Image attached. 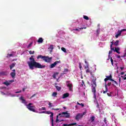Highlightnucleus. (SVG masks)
<instances>
[{"instance_id": "nucleus-1", "label": "nucleus", "mask_w": 126, "mask_h": 126, "mask_svg": "<svg viewBox=\"0 0 126 126\" xmlns=\"http://www.w3.org/2000/svg\"><path fill=\"white\" fill-rule=\"evenodd\" d=\"M30 60L31 61L28 62L27 63L30 69L32 70L34 69V67L35 68H45V67H46V65H43L41 64V63L35 61V59L33 58V56H32V57L30 58Z\"/></svg>"}, {"instance_id": "nucleus-2", "label": "nucleus", "mask_w": 126, "mask_h": 126, "mask_svg": "<svg viewBox=\"0 0 126 126\" xmlns=\"http://www.w3.org/2000/svg\"><path fill=\"white\" fill-rule=\"evenodd\" d=\"M37 60H39V59H41V60L45 62V63H51V61H52L53 58L49 57V56H44L42 55H38L37 57Z\"/></svg>"}, {"instance_id": "nucleus-3", "label": "nucleus", "mask_w": 126, "mask_h": 126, "mask_svg": "<svg viewBox=\"0 0 126 126\" xmlns=\"http://www.w3.org/2000/svg\"><path fill=\"white\" fill-rule=\"evenodd\" d=\"M92 82L94 85H93L92 92L94 93V94H96V87H97V85L96 84V78L92 80Z\"/></svg>"}, {"instance_id": "nucleus-4", "label": "nucleus", "mask_w": 126, "mask_h": 126, "mask_svg": "<svg viewBox=\"0 0 126 126\" xmlns=\"http://www.w3.org/2000/svg\"><path fill=\"white\" fill-rule=\"evenodd\" d=\"M87 112L86 111L83 112V113H78L76 115V116L75 117V120L76 121H79L80 119L82 118L83 117V116L84 115H86V113Z\"/></svg>"}, {"instance_id": "nucleus-5", "label": "nucleus", "mask_w": 126, "mask_h": 126, "mask_svg": "<svg viewBox=\"0 0 126 126\" xmlns=\"http://www.w3.org/2000/svg\"><path fill=\"white\" fill-rule=\"evenodd\" d=\"M32 105H33V104L32 103H29V104L27 105V108L30 111L33 112L34 113H36V110H35V107L34 106H32Z\"/></svg>"}, {"instance_id": "nucleus-6", "label": "nucleus", "mask_w": 126, "mask_h": 126, "mask_svg": "<svg viewBox=\"0 0 126 126\" xmlns=\"http://www.w3.org/2000/svg\"><path fill=\"white\" fill-rule=\"evenodd\" d=\"M59 116H61V117H65L67 119H69L70 117V113H67V111L63 112L62 113H60Z\"/></svg>"}, {"instance_id": "nucleus-7", "label": "nucleus", "mask_w": 126, "mask_h": 126, "mask_svg": "<svg viewBox=\"0 0 126 126\" xmlns=\"http://www.w3.org/2000/svg\"><path fill=\"white\" fill-rule=\"evenodd\" d=\"M70 81H67L66 82L67 87H68L69 91H72V84L70 83Z\"/></svg>"}, {"instance_id": "nucleus-8", "label": "nucleus", "mask_w": 126, "mask_h": 126, "mask_svg": "<svg viewBox=\"0 0 126 126\" xmlns=\"http://www.w3.org/2000/svg\"><path fill=\"white\" fill-rule=\"evenodd\" d=\"M58 63H61V61H56L53 63H52L49 66L50 68H54V67H55V66H56V65H57V64H58Z\"/></svg>"}, {"instance_id": "nucleus-9", "label": "nucleus", "mask_w": 126, "mask_h": 126, "mask_svg": "<svg viewBox=\"0 0 126 126\" xmlns=\"http://www.w3.org/2000/svg\"><path fill=\"white\" fill-rule=\"evenodd\" d=\"M108 80H110L111 81H114V80L112 79V75H110V76H106V78L104 79L105 84H107V81H108Z\"/></svg>"}, {"instance_id": "nucleus-10", "label": "nucleus", "mask_w": 126, "mask_h": 126, "mask_svg": "<svg viewBox=\"0 0 126 126\" xmlns=\"http://www.w3.org/2000/svg\"><path fill=\"white\" fill-rule=\"evenodd\" d=\"M50 114V120H51L52 126H54V113L51 112Z\"/></svg>"}, {"instance_id": "nucleus-11", "label": "nucleus", "mask_w": 126, "mask_h": 126, "mask_svg": "<svg viewBox=\"0 0 126 126\" xmlns=\"http://www.w3.org/2000/svg\"><path fill=\"white\" fill-rule=\"evenodd\" d=\"M13 72L10 73V76L12 78H15V76L16 75V72H15V69L12 70Z\"/></svg>"}, {"instance_id": "nucleus-12", "label": "nucleus", "mask_w": 126, "mask_h": 126, "mask_svg": "<svg viewBox=\"0 0 126 126\" xmlns=\"http://www.w3.org/2000/svg\"><path fill=\"white\" fill-rule=\"evenodd\" d=\"M53 50H54V45H50L48 48V51L50 52V54L53 52Z\"/></svg>"}, {"instance_id": "nucleus-13", "label": "nucleus", "mask_w": 126, "mask_h": 126, "mask_svg": "<svg viewBox=\"0 0 126 126\" xmlns=\"http://www.w3.org/2000/svg\"><path fill=\"white\" fill-rule=\"evenodd\" d=\"M69 94L68 93H65V94H64L63 95V99H65V98H67V97H69Z\"/></svg>"}, {"instance_id": "nucleus-14", "label": "nucleus", "mask_w": 126, "mask_h": 126, "mask_svg": "<svg viewBox=\"0 0 126 126\" xmlns=\"http://www.w3.org/2000/svg\"><path fill=\"white\" fill-rule=\"evenodd\" d=\"M76 123H71L70 124H63V126H76Z\"/></svg>"}, {"instance_id": "nucleus-15", "label": "nucleus", "mask_w": 126, "mask_h": 126, "mask_svg": "<svg viewBox=\"0 0 126 126\" xmlns=\"http://www.w3.org/2000/svg\"><path fill=\"white\" fill-rule=\"evenodd\" d=\"M8 74V72L7 71H3L0 72V75H7Z\"/></svg>"}, {"instance_id": "nucleus-16", "label": "nucleus", "mask_w": 126, "mask_h": 126, "mask_svg": "<svg viewBox=\"0 0 126 126\" xmlns=\"http://www.w3.org/2000/svg\"><path fill=\"white\" fill-rule=\"evenodd\" d=\"M15 64H16V63H12L10 65V69L11 70L14 66H15Z\"/></svg>"}, {"instance_id": "nucleus-17", "label": "nucleus", "mask_w": 126, "mask_h": 126, "mask_svg": "<svg viewBox=\"0 0 126 126\" xmlns=\"http://www.w3.org/2000/svg\"><path fill=\"white\" fill-rule=\"evenodd\" d=\"M105 91H103V94H105V93H107V92H108V87H107V84H105Z\"/></svg>"}, {"instance_id": "nucleus-18", "label": "nucleus", "mask_w": 126, "mask_h": 126, "mask_svg": "<svg viewBox=\"0 0 126 126\" xmlns=\"http://www.w3.org/2000/svg\"><path fill=\"white\" fill-rule=\"evenodd\" d=\"M44 41V39H43V38L40 37L39 38L38 40H37V42L38 43H43V41Z\"/></svg>"}, {"instance_id": "nucleus-19", "label": "nucleus", "mask_w": 126, "mask_h": 126, "mask_svg": "<svg viewBox=\"0 0 126 126\" xmlns=\"http://www.w3.org/2000/svg\"><path fill=\"white\" fill-rule=\"evenodd\" d=\"M20 99L22 101V103H26V100L23 98V96H21L20 97Z\"/></svg>"}, {"instance_id": "nucleus-20", "label": "nucleus", "mask_w": 126, "mask_h": 126, "mask_svg": "<svg viewBox=\"0 0 126 126\" xmlns=\"http://www.w3.org/2000/svg\"><path fill=\"white\" fill-rule=\"evenodd\" d=\"M56 123H60V122H63V120H61L60 121V120H59V116H56Z\"/></svg>"}, {"instance_id": "nucleus-21", "label": "nucleus", "mask_w": 126, "mask_h": 126, "mask_svg": "<svg viewBox=\"0 0 126 126\" xmlns=\"http://www.w3.org/2000/svg\"><path fill=\"white\" fill-rule=\"evenodd\" d=\"M90 120L91 121V123H93L95 121V117L94 116H91L90 118Z\"/></svg>"}, {"instance_id": "nucleus-22", "label": "nucleus", "mask_w": 126, "mask_h": 126, "mask_svg": "<svg viewBox=\"0 0 126 126\" xmlns=\"http://www.w3.org/2000/svg\"><path fill=\"white\" fill-rule=\"evenodd\" d=\"M115 52H116L117 53V54H121V52H120L119 51H120V48L117 47V48H115Z\"/></svg>"}, {"instance_id": "nucleus-23", "label": "nucleus", "mask_w": 126, "mask_h": 126, "mask_svg": "<svg viewBox=\"0 0 126 126\" xmlns=\"http://www.w3.org/2000/svg\"><path fill=\"white\" fill-rule=\"evenodd\" d=\"M57 95H58V93H57V92H53L52 94V97H56Z\"/></svg>"}, {"instance_id": "nucleus-24", "label": "nucleus", "mask_w": 126, "mask_h": 126, "mask_svg": "<svg viewBox=\"0 0 126 126\" xmlns=\"http://www.w3.org/2000/svg\"><path fill=\"white\" fill-rule=\"evenodd\" d=\"M56 88L57 89V90H58V91H61L62 88H61V87H59L58 86H56Z\"/></svg>"}, {"instance_id": "nucleus-25", "label": "nucleus", "mask_w": 126, "mask_h": 126, "mask_svg": "<svg viewBox=\"0 0 126 126\" xmlns=\"http://www.w3.org/2000/svg\"><path fill=\"white\" fill-rule=\"evenodd\" d=\"M63 72H64V74H65L66 73H67V72H68V68H64Z\"/></svg>"}, {"instance_id": "nucleus-26", "label": "nucleus", "mask_w": 126, "mask_h": 126, "mask_svg": "<svg viewBox=\"0 0 126 126\" xmlns=\"http://www.w3.org/2000/svg\"><path fill=\"white\" fill-rule=\"evenodd\" d=\"M86 73H88V72H90V74L92 75V72H90V70L89 69H87L86 70Z\"/></svg>"}, {"instance_id": "nucleus-27", "label": "nucleus", "mask_w": 126, "mask_h": 126, "mask_svg": "<svg viewBox=\"0 0 126 126\" xmlns=\"http://www.w3.org/2000/svg\"><path fill=\"white\" fill-rule=\"evenodd\" d=\"M3 84H4L6 86H8L9 85V83H8V82L6 81V82H3Z\"/></svg>"}, {"instance_id": "nucleus-28", "label": "nucleus", "mask_w": 126, "mask_h": 126, "mask_svg": "<svg viewBox=\"0 0 126 126\" xmlns=\"http://www.w3.org/2000/svg\"><path fill=\"white\" fill-rule=\"evenodd\" d=\"M112 82H113V84L112 85H114V84H115L116 85H118V82L117 81L113 80V81H111Z\"/></svg>"}, {"instance_id": "nucleus-29", "label": "nucleus", "mask_w": 126, "mask_h": 126, "mask_svg": "<svg viewBox=\"0 0 126 126\" xmlns=\"http://www.w3.org/2000/svg\"><path fill=\"white\" fill-rule=\"evenodd\" d=\"M119 40H116V42L114 43L115 46H119Z\"/></svg>"}, {"instance_id": "nucleus-30", "label": "nucleus", "mask_w": 126, "mask_h": 126, "mask_svg": "<svg viewBox=\"0 0 126 126\" xmlns=\"http://www.w3.org/2000/svg\"><path fill=\"white\" fill-rule=\"evenodd\" d=\"M61 50L63 51V52H64V53H66V49H65L64 47H62Z\"/></svg>"}, {"instance_id": "nucleus-31", "label": "nucleus", "mask_w": 126, "mask_h": 126, "mask_svg": "<svg viewBox=\"0 0 126 126\" xmlns=\"http://www.w3.org/2000/svg\"><path fill=\"white\" fill-rule=\"evenodd\" d=\"M83 18L86 19V20H89V18L87 16H84Z\"/></svg>"}, {"instance_id": "nucleus-32", "label": "nucleus", "mask_w": 126, "mask_h": 126, "mask_svg": "<svg viewBox=\"0 0 126 126\" xmlns=\"http://www.w3.org/2000/svg\"><path fill=\"white\" fill-rule=\"evenodd\" d=\"M110 61L111 62L112 65H114V60H113V58H112V57L110 58Z\"/></svg>"}, {"instance_id": "nucleus-33", "label": "nucleus", "mask_w": 126, "mask_h": 126, "mask_svg": "<svg viewBox=\"0 0 126 126\" xmlns=\"http://www.w3.org/2000/svg\"><path fill=\"white\" fill-rule=\"evenodd\" d=\"M77 105H79L82 107H84V104L83 103H80L79 102H77Z\"/></svg>"}, {"instance_id": "nucleus-34", "label": "nucleus", "mask_w": 126, "mask_h": 126, "mask_svg": "<svg viewBox=\"0 0 126 126\" xmlns=\"http://www.w3.org/2000/svg\"><path fill=\"white\" fill-rule=\"evenodd\" d=\"M34 53L35 51H33L32 52L31 50L29 51V54H30V55H34Z\"/></svg>"}, {"instance_id": "nucleus-35", "label": "nucleus", "mask_w": 126, "mask_h": 126, "mask_svg": "<svg viewBox=\"0 0 126 126\" xmlns=\"http://www.w3.org/2000/svg\"><path fill=\"white\" fill-rule=\"evenodd\" d=\"M112 53H113V51L110 50L109 52V56H108V60H110V54H112Z\"/></svg>"}, {"instance_id": "nucleus-36", "label": "nucleus", "mask_w": 126, "mask_h": 126, "mask_svg": "<svg viewBox=\"0 0 126 126\" xmlns=\"http://www.w3.org/2000/svg\"><path fill=\"white\" fill-rule=\"evenodd\" d=\"M94 98L95 99L94 102L97 101V98H96V94H94Z\"/></svg>"}, {"instance_id": "nucleus-37", "label": "nucleus", "mask_w": 126, "mask_h": 126, "mask_svg": "<svg viewBox=\"0 0 126 126\" xmlns=\"http://www.w3.org/2000/svg\"><path fill=\"white\" fill-rule=\"evenodd\" d=\"M117 34H119V35H122V32L120 30H119L117 32Z\"/></svg>"}, {"instance_id": "nucleus-38", "label": "nucleus", "mask_w": 126, "mask_h": 126, "mask_svg": "<svg viewBox=\"0 0 126 126\" xmlns=\"http://www.w3.org/2000/svg\"><path fill=\"white\" fill-rule=\"evenodd\" d=\"M58 75L59 74V73H56L55 74H54L53 75V78H56V75Z\"/></svg>"}, {"instance_id": "nucleus-39", "label": "nucleus", "mask_w": 126, "mask_h": 126, "mask_svg": "<svg viewBox=\"0 0 126 126\" xmlns=\"http://www.w3.org/2000/svg\"><path fill=\"white\" fill-rule=\"evenodd\" d=\"M96 104H97L96 107L97 108H99V107H100V105H99V103L97 101H96Z\"/></svg>"}, {"instance_id": "nucleus-40", "label": "nucleus", "mask_w": 126, "mask_h": 126, "mask_svg": "<svg viewBox=\"0 0 126 126\" xmlns=\"http://www.w3.org/2000/svg\"><path fill=\"white\" fill-rule=\"evenodd\" d=\"M35 96H36V94H33L30 97V99H32V98H33V97H35Z\"/></svg>"}, {"instance_id": "nucleus-41", "label": "nucleus", "mask_w": 126, "mask_h": 126, "mask_svg": "<svg viewBox=\"0 0 126 126\" xmlns=\"http://www.w3.org/2000/svg\"><path fill=\"white\" fill-rule=\"evenodd\" d=\"M121 36V35L118 34V33H117L116 35H115V37L117 38H119V36Z\"/></svg>"}, {"instance_id": "nucleus-42", "label": "nucleus", "mask_w": 126, "mask_h": 126, "mask_svg": "<svg viewBox=\"0 0 126 126\" xmlns=\"http://www.w3.org/2000/svg\"><path fill=\"white\" fill-rule=\"evenodd\" d=\"M86 28H87V27H83V28H79V29H80V30H81L82 29H86Z\"/></svg>"}, {"instance_id": "nucleus-43", "label": "nucleus", "mask_w": 126, "mask_h": 126, "mask_svg": "<svg viewBox=\"0 0 126 126\" xmlns=\"http://www.w3.org/2000/svg\"><path fill=\"white\" fill-rule=\"evenodd\" d=\"M52 110H54V111H59V110H60V109H59V108H56V109L52 108Z\"/></svg>"}, {"instance_id": "nucleus-44", "label": "nucleus", "mask_w": 126, "mask_h": 126, "mask_svg": "<svg viewBox=\"0 0 126 126\" xmlns=\"http://www.w3.org/2000/svg\"><path fill=\"white\" fill-rule=\"evenodd\" d=\"M51 113L52 112H51L50 111H46V114L47 115H50Z\"/></svg>"}, {"instance_id": "nucleus-45", "label": "nucleus", "mask_w": 126, "mask_h": 126, "mask_svg": "<svg viewBox=\"0 0 126 126\" xmlns=\"http://www.w3.org/2000/svg\"><path fill=\"white\" fill-rule=\"evenodd\" d=\"M104 122L105 123V124H107V119L106 118H104Z\"/></svg>"}, {"instance_id": "nucleus-46", "label": "nucleus", "mask_w": 126, "mask_h": 126, "mask_svg": "<svg viewBox=\"0 0 126 126\" xmlns=\"http://www.w3.org/2000/svg\"><path fill=\"white\" fill-rule=\"evenodd\" d=\"M79 68L81 69L82 68V66L81 65V63H79Z\"/></svg>"}, {"instance_id": "nucleus-47", "label": "nucleus", "mask_w": 126, "mask_h": 126, "mask_svg": "<svg viewBox=\"0 0 126 126\" xmlns=\"http://www.w3.org/2000/svg\"><path fill=\"white\" fill-rule=\"evenodd\" d=\"M41 110L44 111L45 110H46V108L45 107H42L41 108H40Z\"/></svg>"}, {"instance_id": "nucleus-48", "label": "nucleus", "mask_w": 126, "mask_h": 126, "mask_svg": "<svg viewBox=\"0 0 126 126\" xmlns=\"http://www.w3.org/2000/svg\"><path fill=\"white\" fill-rule=\"evenodd\" d=\"M120 31L121 32H124L125 31H126V29H123L121 30Z\"/></svg>"}, {"instance_id": "nucleus-49", "label": "nucleus", "mask_w": 126, "mask_h": 126, "mask_svg": "<svg viewBox=\"0 0 126 126\" xmlns=\"http://www.w3.org/2000/svg\"><path fill=\"white\" fill-rule=\"evenodd\" d=\"M107 95L108 96H109V97H111V96H112V94H111V93H108Z\"/></svg>"}, {"instance_id": "nucleus-50", "label": "nucleus", "mask_w": 126, "mask_h": 126, "mask_svg": "<svg viewBox=\"0 0 126 126\" xmlns=\"http://www.w3.org/2000/svg\"><path fill=\"white\" fill-rule=\"evenodd\" d=\"M111 84H112L111 82H109L107 83V86H111Z\"/></svg>"}, {"instance_id": "nucleus-51", "label": "nucleus", "mask_w": 126, "mask_h": 126, "mask_svg": "<svg viewBox=\"0 0 126 126\" xmlns=\"http://www.w3.org/2000/svg\"><path fill=\"white\" fill-rule=\"evenodd\" d=\"M49 106L50 108H52V103L49 102Z\"/></svg>"}, {"instance_id": "nucleus-52", "label": "nucleus", "mask_w": 126, "mask_h": 126, "mask_svg": "<svg viewBox=\"0 0 126 126\" xmlns=\"http://www.w3.org/2000/svg\"><path fill=\"white\" fill-rule=\"evenodd\" d=\"M39 114H46V111H42L41 112H39Z\"/></svg>"}, {"instance_id": "nucleus-53", "label": "nucleus", "mask_w": 126, "mask_h": 126, "mask_svg": "<svg viewBox=\"0 0 126 126\" xmlns=\"http://www.w3.org/2000/svg\"><path fill=\"white\" fill-rule=\"evenodd\" d=\"M126 56V53H124L123 56H121V58H125Z\"/></svg>"}, {"instance_id": "nucleus-54", "label": "nucleus", "mask_w": 126, "mask_h": 126, "mask_svg": "<svg viewBox=\"0 0 126 126\" xmlns=\"http://www.w3.org/2000/svg\"><path fill=\"white\" fill-rule=\"evenodd\" d=\"M114 44V42L113 41L111 42V44L110 45V48H113V44Z\"/></svg>"}, {"instance_id": "nucleus-55", "label": "nucleus", "mask_w": 126, "mask_h": 126, "mask_svg": "<svg viewBox=\"0 0 126 126\" xmlns=\"http://www.w3.org/2000/svg\"><path fill=\"white\" fill-rule=\"evenodd\" d=\"M32 42H31V43H30L29 45L28 46V48H29L30 47H31V46L32 45Z\"/></svg>"}, {"instance_id": "nucleus-56", "label": "nucleus", "mask_w": 126, "mask_h": 126, "mask_svg": "<svg viewBox=\"0 0 126 126\" xmlns=\"http://www.w3.org/2000/svg\"><path fill=\"white\" fill-rule=\"evenodd\" d=\"M21 92H22V91L20 90V91H18V92H16L15 93H16V94H18V93H21Z\"/></svg>"}, {"instance_id": "nucleus-57", "label": "nucleus", "mask_w": 126, "mask_h": 126, "mask_svg": "<svg viewBox=\"0 0 126 126\" xmlns=\"http://www.w3.org/2000/svg\"><path fill=\"white\" fill-rule=\"evenodd\" d=\"M121 77H122L123 80H126V77H123V76H121Z\"/></svg>"}, {"instance_id": "nucleus-58", "label": "nucleus", "mask_w": 126, "mask_h": 126, "mask_svg": "<svg viewBox=\"0 0 126 126\" xmlns=\"http://www.w3.org/2000/svg\"><path fill=\"white\" fill-rule=\"evenodd\" d=\"M73 31H79V30H78V29H75L73 30Z\"/></svg>"}, {"instance_id": "nucleus-59", "label": "nucleus", "mask_w": 126, "mask_h": 126, "mask_svg": "<svg viewBox=\"0 0 126 126\" xmlns=\"http://www.w3.org/2000/svg\"><path fill=\"white\" fill-rule=\"evenodd\" d=\"M85 63L86 64H88V62H87L86 60H85Z\"/></svg>"}, {"instance_id": "nucleus-60", "label": "nucleus", "mask_w": 126, "mask_h": 126, "mask_svg": "<svg viewBox=\"0 0 126 126\" xmlns=\"http://www.w3.org/2000/svg\"><path fill=\"white\" fill-rule=\"evenodd\" d=\"M124 74H125V72H122L121 73V75H124Z\"/></svg>"}, {"instance_id": "nucleus-61", "label": "nucleus", "mask_w": 126, "mask_h": 126, "mask_svg": "<svg viewBox=\"0 0 126 126\" xmlns=\"http://www.w3.org/2000/svg\"><path fill=\"white\" fill-rule=\"evenodd\" d=\"M8 56L9 57H12V56H13V55H12V54H8Z\"/></svg>"}, {"instance_id": "nucleus-62", "label": "nucleus", "mask_w": 126, "mask_h": 126, "mask_svg": "<svg viewBox=\"0 0 126 126\" xmlns=\"http://www.w3.org/2000/svg\"><path fill=\"white\" fill-rule=\"evenodd\" d=\"M111 48V50L112 51H114V50H115V49L114 48V47H110Z\"/></svg>"}, {"instance_id": "nucleus-63", "label": "nucleus", "mask_w": 126, "mask_h": 126, "mask_svg": "<svg viewBox=\"0 0 126 126\" xmlns=\"http://www.w3.org/2000/svg\"><path fill=\"white\" fill-rule=\"evenodd\" d=\"M118 59H121V56L120 55L117 56Z\"/></svg>"}, {"instance_id": "nucleus-64", "label": "nucleus", "mask_w": 126, "mask_h": 126, "mask_svg": "<svg viewBox=\"0 0 126 126\" xmlns=\"http://www.w3.org/2000/svg\"><path fill=\"white\" fill-rule=\"evenodd\" d=\"M25 89H25V88H23V92H25Z\"/></svg>"}]
</instances>
